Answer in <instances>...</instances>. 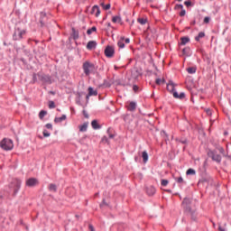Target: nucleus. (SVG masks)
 Instances as JSON below:
<instances>
[{
	"instance_id": "423d86ee",
	"label": "nucleus",
	"mask_w": 231,
	"mask_h": 231,
	"mask_svg": "<svg viewBox=\"0 0 231 231\" xmlns=\"http://www.w3.org/2000/svg\"><path fill=\"white\" fill-rule=\"evenodd\" d=\"M106 57L111 58L115 55V48L113 46H107L105 49Z\"/></svg>"
},
{
	"instance_id": "a211bd4d",
	"label": "nucleus",
	"mask_w": 231,
	"mask_h": 231,
	"mask_svg": "<svg viewBox=\"0 0 231 231\" xmlns=\"http://www.w3.org/2000/svg\"><path fill=\"white\" fill-rule=\"evenodd\" d=\"M91 125L93 129H100V125H98V122L97 120H93L91 122Z\"/></svg>"
},
{
	"instance_id": "13d9d810",
	"label": "nucleus",
	"mask_w": 231,
	"mask_h": 231,
	"mask_svg": "<svg viewBox=\"0 0 231 231\" xmlns=\"http://www.w3.org/2000/svg\"><path fill=\"white\" fill-rule=\"evenodd\" d=\"M42 24V20L41 21Z\"/></svg>"
},
{
	"instance_id": "9d476101",
	"label": "nucleus",
	"mask_w": 231,
	"mask_h": 231,
	"mask_svg": "<svg viewBox=\"0 0 231 231\" xmlns=\"http://www.w3.org/2000/svg\"><path fill=\"white\" fill-rule=\"evenodd\" d=\"M91 14H95L96 17H98L100 15V8L98 5H94L91 10Z\"/></svg>"
},
{
	"instance_id": "2eb2a0df",
	"label": "nucleus",
	"mask_w": 231,
	"mask_h": 231,
	"mask_svg": "<svg viewBox=\"0 0 231 231\" xmlns=\"http://www.w3.org/2000/svg\"><path fill=\"white\" fill-rule=\"evenodd\" d=\"M88 125H89L88 123H84L83 125H79V131L80 133H86V131H88Z\"/></svg>"
},
{
	"instance_id": "a19ab883",
	"label": "nucleus",
	"mask_w": 231,
	"mask_h": 231,
	"mask_svg": "<svg viewBox=\"0 0 231 231\" xmlns=\"http://www.w3.org/2000/svg\"><path fill=\"white\" fill-rule=\"evenodd\" d=\"M184 5H185L186 6H190V5H192V2H190V1H186V2H184Z\"/></svg>"
},
{
	"instance_id": "aec40b11",
	"label": "nucleus",
	"mask_w": 231,
	"mask_h": 231,
	"mask_svg": "<svg viewBox=\"0 0 231 231\" xmlns=\"http://www.w3.org/2000/svg\"><path fill=\"white\" fill-rule=\"evenodd\" d=\"M186 174L187 176H194L196 174V171L190 168L186 171Z\"/></svg>"
},
{
	"instance_id": "4be33fe9",
	"label": "nucleus",
	"mask_w": 231,
	"mask_h": 231,
	"mask_svg": "<svg viewBox=\"0 0 231 231\" xmlns=\"http://www.w3.org/2000/svg\"><path fill=\"white\" fill-rule=\"evenodd\" d=\"M49 190H50L51 192H57V185H55V184H50V185H49Z\"/></svg>"
},
{
	"instance_id": "8fccbe9b",
	"label": "nucleus",
	"mask_w": 231,
	"mask_h": 231,
	"mask_svg": "<svg viewBox=\"0 0 231 231\" xmlns=\"http://www.w3.org/2000/svg\"><path fill=\"white\" fill-rule=\"evenodd\" d=\"M133 89H134V91H138V86L134 85Z\"/></svg>"
},
{
	"instance_id": "39448f33",
	"label": "nucleus",
	"mask_w": 231,
	"mask_h": 231,
	"mask_svg": "<svg viewBox=\"0 0 231 231\" xmlns=\"http://www.w3.org/2000/svg\"><path fill=\"white\" fill-rule=\"evenodd\" d=\"M210 158H212L213 162H217V163H221V155H219L216 152H210L209 153Z\"/></svg>"
},
{
	"instance_id": "49530a36",
	"label": "nucleus",
	"mask_w": 231,
	"mask_h": 231,
	"mask_svg": "<svg viewBox=\"0 0 231 231\" xmlns=\"http://www.w3.org/2000/svg\"><path fill=\"white\" fill-rule=\"evenodd\" d=\"M41 17H42V19L43 17H46V13L42 12V13H41Z\"/></svg>"
},
{
	"instance_id": "5701e85b",
	"label": "nucleus",
	"mask_w": 231,
	"mask_h": 231,
	"mask_svg": "<svg viewBox=\"0 0 231 231\" xmlns=\"http://www.w3.org/2000/svg\"><path fill=\"white\" fill-rule=\"evenodd\" d=\"M205 37V32H200L198 36L195 37V41L199 42L200 39H203Z\"/></svg>"
},
{
	"instance_id": "5fc2aeb1",
	"label": "nucleus",
	"mask_w": 231,
	"mask_h": 231,
	"mask_svg": "<svg viewBox=\"0 0 231 231\" xmlns=\"http://www.w3.org/2000/svg\"><path fill=\"white\" fill-rule=\"evenodd\" d=\"M107 26H108V27H109V26H111V23H107Z\"/></svg>"
},
{
	"instance_id": "f704fd0d",
	"label": "nucleus",
	"mask_w": 231,
	"mask_h": 231,
	"mask_svg": "<svg viewBox=\"0 0 231 231\" xmlns=\"http://www.w3.org/2000/svg\"><path fill=\"white\" fill-rule=\"evenodd\" d=\"M181 11L180 12V17H185V14H187V12L185 11V9H180Z\"/></svg>"
},
{
	"instance_id": "2f4dec72",
	"label": "nucleus",
	"mask_w": 231,
	"mask_h": 231,
	"mask_svg": "<svg viewBox=\"0 0 231 231\" xmlns=\"http://www.w3.org/2000/svg\"><path fill=\"white\" fill-rule=\"evenodd\" d=\"M137 22L140 24H147V19H144V18H139V19H137Z\"/></svg>"
},
{
	"instance_id": "f257e3e1",
	"label": "nucleus",
	"mask_w": 231,
	"mask_h": 231,
	"mask_svg": "<svg viewBox=\"0 0 231 231\" xmlns=\"http://www.w3.org/2000/svg\"><path fill=\"white\" fill-rule=\"evenodd\" d=\"M0 147L4 151H12V149H14V141L8 138H4L0 142Z\"/></svg>"
},
{
	"instance_id": "393cba45",
	"label": "nucleus",
	"mask_w": 231,
	"mask_h": 231,
	"mask_svg": "<svg viewBox=\"0 0 231 231\" xmlns=\"http://www.w3.org/2000/svg\"><path fill=\"white\" fill-rule=\"evenodd\" d=\"M112 23H122V18L120 16H114L112 18Z\"/></svg>"
},
{
	"instance_id": "864d4df0",
	"label": "nucleus",
	"mask_w": 231,
	"mask_h": 231,
	"mask_svg": "<svg viewBox=\"0 0 231 231\" xmlns=\"http://www.w3.org/2000/svg\"><path fill=\"white\" fill-rule=\"evenodd\" d=\"M100 5H101L102 8H104V6H106V5H104V3H101Z\"/></svg>"
},
{
	"instance_id": "1a4fd4ad",
	"label": "nucleus",
	"mask_w": 231,
	"mask_h": 231,
	"mask_svg": "<svg viewBox=\"0 0 231 231\" xmlns=\"http://www.w3.org/2000/svg\"><path fill=\"white\" fill-rule=\"evenodd\" d=\"M146 192L148 196H154V194H156V188L150 186L149 188L146 189Z\"/></svg>"
},
{
	"instance_id": "c85d7f7f",
	"label": "nucleus",
	"mask_w": 231,
	"mask_h": 231,
	"mask_svg": "<svg viewBox=\"0 0 231 231\" xmlns=\"http://www.w3.org/2000/svg\"><path fill=\"white\" fill-rule=\"evenodd\" d=\"M93 32H97V27L93 26L92 28L87 31L88 35H91Z\"/></svg>"
},
{
	"instance_id": "a18cd8bd",
	"label": "nucleus",
	"mask_w": 231,
	"mask_h": 231,
	"mask_svg": "<svg viewBox=\"0 0 231 231\" xmlns=\"http://www.w3.org/2000/svg\"><path fill=\"white\" fill-rule=\"evenodd\" d=\"M88 228H89L90 231H95V227H93L92 225H89V226H88Z\"/></svg>"
},
{
	"instance_id": "ea45409f",
	"label": "nucleus",
	"mask_w": 231,
	"mask_h": 231,
	"mask_svg": "<svg viewBox=\"0 0 231 231\" xmlns=\"http://www.w3.org/2000/svg\"><path fill=\"white\" fill-rule=\"evenodd\" d=\"M45 127H46L47 129H53V125H52L51 124H47V125H45Z\"/></svg>"
},
{
	"instance_id": "6e6552de",
	"label": "nucleus",
	"mask_w": 231,
	"mask_h": 231,
	"mask_svg": "<svg viewBox=\"0 0 231 231\" xmlns=\"http://www.w3.org/2000/svg\"><path fill=\"white\" fill-rule=\"evenodd\" d=\"M175 88H176V84H174V82H172V81H169V83L167 84V90L170 93H172L174 95V93L176 92L174 90Z\"/></svg>"
},
{
	"instance_id": "37998d69",
	"label": "nucleus",
	"mask_w": 231,
	"mask_h": 231,
	"mask_svg": "<svg viewBox=\"0 0 231 231\" xmlns=\"http://www.w3.org/2000/svg\"><path fill=\"white\" fill-rule=\"evenodd\" d=\"M204 23H210V18L209 17H205L204 18Z\"/></svg>"
},
{
	"instance_id": "c03bdc74",
	"label": "nucleus",
	"mask_w": 231,
	"mask_h": 231,
	"mask_svg": "<svg viewBox=\"0 0 231 231\" xmlns=\"http://www.w3.org/2000/svg\"><path fill=\"white\" fill-rule=\"evenodd\" d=\"M83 115H84L85 118H89V115H88V113H86V110H83Z\"/></svg>"
},
{
	"instance_id": "0eeeda50",
	"label": "nucleus",
	"mask_w": 231,
	"mask_h": 231,
	"mask_svg": "<svg viewBox=\"0 0 231 231\" xmlns=\"http://www.w3.org/2000/svg\"><path fill=\"white\" fill-rule=\"evenodd\" d=\"M27 187H35V185H39V180L35 178H31L26 180Z\"/></svg>"
},
{
	"instance_id": "cd10ccee",
	"label": "nucleus",
	"mask_w": 231,
	"mask_h": 231,
	"mask_svg": "<svg viewBox=\"0 0 231 231\" xmlns=\"http://www.w3.org/2000/svg\"><path fill=\"white\" fill-rule=\"evenodd\" d=\"M155 83L157 84V86H162V84H165V79H157L155 80Z\"/></svg>"
},
{
	"instance_id": "7ed1b4c3",
	"label": "nucleus",
	"mask_w": 231,
	"mask_h": 231,
	"mask_svg": "<svg viewBox=\"0 0 231 231\" xmlns=\"http://www.w3.org/2000/svg\"><path fill=\"white\" fill-rule=\"evenodd\" d=\"M83 70L87 77H89L95 71V65L89 61L83 63Z\"/></svg>"
},
{
	"instance_id": "f8f14e48",
	"label": "nucleus",
	"mask_w": 231,
	"mask_h": 231,
	"mask_svg": "<svg viewBox=\"0 0 231 231\" xmlns=\"http://www.w3.org/2000/svg\"><path fill=\"white\" fill-rule=\"evenodd\" d=\"M97 95H98L97 90H94L93 88L89 87L88 88V95L87 96V98H89V97H97Z\"/></svg>"
},
{
	"instance_id": "bb28decb",
	"label": "nucleus",
	"mask_w": 231,
	"mask_h": 231,
	"mask_svg": "<svg viewBox=\"0 0 231 231\" xmlns=\"http://www.w3.org/2000/svg\"><path fill=\"white\" fill-rule=\"evenodd\" d=\"M45 115H48V112L44 111V110H42L40 113H39V118L40 120H42V118H44V116Z\"/></svg>"
},
{
	"instance_id": "3c124183",
	"label": "nucleus",
	"mask_w": 231,
	"mask_h": 231,
	"mask_svg": "<svg viewBox=\"0 0 231 231\" xmlns=\"http://www.w3.org/2000/svg\"><path fill=\"white\" fill-rule=\"evenodd\" d=\"M219 152H221L223 154V152H225V149L219 148Z\"/></svg>"
},
{
	"instance_id": "79ce46f5",
	"label": "nucleus",
	"mask_w": 231,
	"mask_h": 231,
	"mask_svg": "<svg viewBox=\"0 0 231 231\" xmlns=\"http://www.w3.org/2000/svg\"><path fill=\"white\" fill-rule=\"evenodd\" d=\"M103 8H104V10H109V8H111V5L108 4V5H105Z\"/></svg>"
},
{
	"instance_id": "7c9ffc66",
	"label": "nucleus",
	"mask_w": 231,
	"mask_h": 231,
	"mask_svg": "<svg viewBox=\"0 0 231 231\" xmlns=\"http://www.w3.org/2000/svg\"><path fill=\"white\" fill-rule=\"evenodd\" d=\"M106 133H107L109 138H111V139L115 138V134H113V130L111 128H108Z\"/></svg>"
},
{
	"instance_id": "dca6fc26",
	"label": "nucleus",
	"mask_w": 231,
	"mask_h": 231,
	"mask_svg": "<svg viewBox=\"0 0 231 231\" xmlns=\"http://www.w3.org/2000/svg\"><path fill=\"white\" fill-rule=\"evenodd\" d=\"M174 98H179L180 100H183L185 98V93L181 92L180 95L177 92H173Z\"/></svg>"
},
{
	"instance_id": "e433bc0d",
	"label": "nucleus",
	"mask_w": 231,
	"mask_h": 231,
	"mask_svg": "<svg viewBox=\"0 0 231 231\" xmlns=\"http://www.w3.org/2000/svg\"><path fill=\"white\" fill-rule=\"evenodd\" d=\"M175 10H183V5H176Z\"/></svg>"
},
{
	"instance_id": "c756f323",
	"label": "nucleus",
	"mask_w": 231,
	"mask_h": 231,
	"mask_svg": "<svg viewBox=\"0 0 231 231\" xmlns=\"http://www.w3.org/2000/svg\"><path fill=\"white\" fill-rule=\"evenodd\" d=\"M183 55H189L190 53V48L186 47L182 50Z\"/></svg>"
},
{
	"instance_id": "b1692460",
	"label": "nucleus",
	"mask_w": 231,
	"mask_h": 231,
	"mask_svg": "<svg viewBox=\"0 0 231 231\" xmlns=\"http://www.w3.org/2000/svg\"><path fill=\"white\" fill-rule=\"evenodd\" d=\"M124 38H121L120 41L117 42V46L121 49L125 48V43H124Z\"/></svg>"
},
{
	"instance_id": "72a5a7b5",
	"label": "nucleus",
	"mask_w": 231,
	"mask_h": 231,
	"mask_svg": "<svg viewBox=\"0 0 231 231\" xmlns=\"http://www.w3.org/2000/svg\"><path fill=\"white\" fill-rule=\"evenodd\" d=\"M49 107H50V109H55V102L50 101L49 102Z\"/></svg>"
},
{
	"instance_id": "c9c22d12",
	"label": "nucleus",
	"mask_w": 231,
	"mask_h": 231,
	"mask_svg": "<svg viewBox=\"0 0 231 231\" xmlns=\"http://www.w3.org/2000/svg\"><path fill=\"white\" fill-rule=\"evenodd\" d=\"M177 183H185V180H183L182 177H179L176 179Z\"/></svg>"
},
{
	"instance_id": "473e14b6",
	"label": "nucleus",
	"mask_w": 231,
	"mask_h": 231,
	"mask_svg": "<svg viewBox=\"0 0 231 231\" xmlns=\"http://www.w3.org/2000/svg\"><path fill=\"white\" fill-rule=\"evenodd\" d=\"M161 185H162V187H167V185H169V180H161Z\"/></svg>"
},
{
	"instance_id": "6ab92c4d",
	"label": "nucleus",
	"mask_w": 231,
	"mask_h": 231,
	"mask_svg": "<svg viewBox=\"0 0 231 231\" xmlns=\"http://www.w3.org/2000/svg\"><path fill=\"white\" fill-rule=\"evenodd\" d=\"M142 157L144 163H147V161L149 160V154L145 151L143 152Z\"/></svg>"
},
{
	"instance_id": "4d7b16f0",
	"label": "nucleus",
	"mask_w": 231,
	"mask_h": 231,
	"mask_svg": "<svg viewBox=\"0 0 231 231\" xmlns=\"http://www.w3.org/2000/svg\"><path fill=\"white\" fill-rule=\"evenodd\" d=\"M167 192H171V190H167Z\"/></svg>"
},
{
	"instance_id": "a878e982",
	"label": "nucleus",
	"mask_w": 231,
	"mask_h": 231,
	"mask_svg": "<svg viewBox=\"0 0 231 231\" xmlns=\"http://www.w3.org/2000/svg\"><path fill=\"white\" fill-rule=\"evenodd\" d=\"M188 73H189L190 75L196 73V67H189L187 69Z\"/></svg>"
},
{
	"instance_id": "f03ea898",
	"label": "nucleus",
	"mask_w": 231,
	"mask_h": 231,
	"mask_svg": "<svg viewBox=\"0 0 231 231\" xmlns=\"http://www.w3.org/2000/svg\"><path fill=\"white\" fill-rule=\"evenodd\" d=\"M26 35V29L23 27H16L13 35L14 41H21Z\"/></svg>"
},
{
	"instance_id": "4c0bfd02",
	"label": "nucleus",
	"mask_w": 231,
	"mask_h": 231,
	"mask_svg": "<svg viewBox=\"0 0 231 231\" xmlns=\"http://www.w3.org/2000/svg\"><path fill=\"white\" fill-rule=\"evenodd\" d=\"M102 142H103V143H109V140L107 139L106 136H104V137L102 138Z\"/></svg>"
},
{
	"instance_id": "58836bf2",
	"label": "nucleus",
	"mask_w": 231,
	"mask_h": 231,
	"mask_svg": "<svg viewBox=\"0 0 231 231\" xmlns=\"http://www.w3.org/2000/svg\"><path fill=\"white\" fill-rule=\"evenodd\" d=\"M50 133H48V131H46V130H43V136L45 137V138H48V136H50Z\"/></svg>"
},
{
	"instance_id": "412c9836",
	"label": "nucleus",
	"mask_w": 231,
	"mask_h": 231,
	"mask_svg": "<svg viewBox=\"0 0 231 231\" xmlns=\"http://www.w3.org/2000/svg\"><path fill=\"white\" fill-rule=\"evenodd\" d=\"M14 183H15V189L14 191L17 192L18 189H21V180H14Z\"/></svg>"
},
{
	"instance_id": "9b49d317",
	"label": "nucleus",
	"mask_w": 231,
	"mask_h": 231,
	"mask_svg": "<svg viewBox=\"0 0 231 231\" xmlns=\"http://www.w3.org/2000/svg\"><path fill=\"white\" fill-rule=\"evenodd\" d=\"M97 48V42L95 41H90L87 44V50H95Z\"/></svg>"
},
{
	"instance_id": "603ef678",
	"label": "nucleus",
	"mask_w": 231,
	"mask_h": 231,
	"mask_svg": "<svg viewBox=\"0 0 231 231\" xmlns=\"http://www.w3.org/2000/svg\"><path fill=\"white\" fill-rule=\"evenodd\" d=\"M218 230H219V231H225V228L219 226V227H218Z\"/></svg>"
},
{
	"instance_id": "f3484780",
	"label": "nucleus",
	"mask_w": 231,
	"mask_h": 231,
	"mask_svg": "<svg viewBox=\"0 0 231 231\" xmlns=\"http://www.w3.org/2000/svg\"><path fill=\"white\" fill-rule=\"evenodd\" d=\"M66 115H62L60 117H56L54 119L55 124H60V122H64L66 120Z\"/></svg>"
},
{
	"instance_id": "6e6d98bb",
	"label": "nucleus",
	"mask_w": 231,
	"mask_h": 231,
	"mask_svg": "<svg viewBox=\"0 0 231 231\" xmlns=\"http://www.w3.org/2000/svg\"><path fill=\"white\" fill-rule=\"evenodd\" d=\"M177 1L181 2V0H177Z\"/></svg>"
},
{
	"instance_id": "09e8293b",
	"label": "nucleus",
	"mask_w": 231,
	"mask_h": 231,
	"mask_svg": "<svg viewBox=\"0 0 231 231\" xmlns=\"http://www.w3.org/2000/svg\"><path fill=\"white\" fill-rule=\"evenodd\" d=\"M206 112H207V115L208 116L212 115V111L210 109L206 110Z\"/></svg>"
},
{
	"instance_id": "20e7f679",
	"label": "nucleus",
	"mask_w": 231,
	"mask_h": 231,
	"mask_svg": "<svg viewBox=\"0 0 231 231\" xmlns=\"http://www.w3.org/2000/svg\"><path fill=\"white\" fill-rule=\"evenodd\" d=\"M190 203H192V200L189 198H185L182 201V207L188 210V212H189L190 216H194V211L190 210V207H189V205H190Z\"/></svg>"
},
{
	"instance_id": "4468645a",
	"label": "nucleus",
	"mask_w": 231,
	"mask_h": 231,
	"mask_svg": "<svg viewBox=\"0 0 231 231\" xmlns=\"http://www.w3.org/2000/svg\"><path fill=\"white\" fill-rule=\"evenodd\" d=\"M190 42V38L185 36L180 38V46H185V44Z\"/></svg>"
},
{
	"instance_id": "ddd939ff",
	"label": "nucleus",
	"mask_w": 231,
	"mask_h": 231,
	"mask_svg": "<svg viewBox=\"0 0 231 231\" xmlns=\"http://www.w3.org/2000/svg\"><path fill=\"white\" fill-rule=\"evenodd\" d=\"M128 111H135L136 110V103L135 102H130L127 106H126Z\"/></svg>"
},
{
	"instance_id": "de8ad7c7",
	"label": "nucleus",
	"mask_w": 231,
	"mask_h": 231,
	"mask_svg": "<svg viewBox=\"0 0 231 231\" xmlns=\"http://www.w3.org/2000/svg\"><path fill=\"white\" fill-rule=\"evenodd\" d=\"M125 44H129V42H131V40H129V38H126V39L125 40Z\"/></svg>"
}]
</instances>
